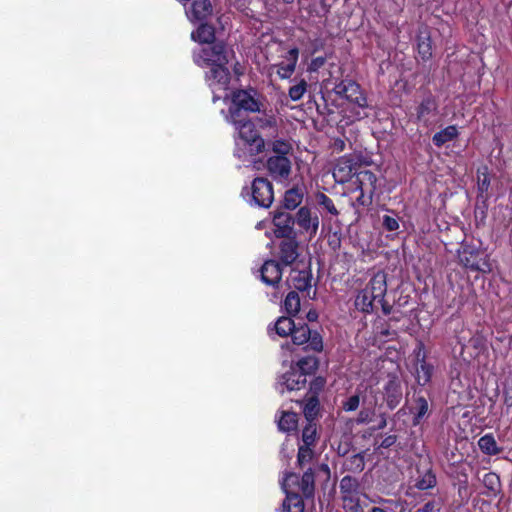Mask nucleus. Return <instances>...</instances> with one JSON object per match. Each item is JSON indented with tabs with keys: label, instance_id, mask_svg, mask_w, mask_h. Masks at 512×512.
Returning <instances> with one entry per match:
<instances>
[{
	"label": "nucleus",
	"instance_id": "13d9d810",
	"mask_svg": "<svg viewBox=\"0 0 512 512\" xmlns=\"http://www.w3.org/2000/svg\"><path fill=\"white\" fill-rule=\"evenodd\" d=\"M325 63V59L323 57H317L312 60L310 64L311 70H317L319 67H321Z\"/></svg>",
	"mask_w": 512,
	"mask_h": 512
},
{
	"label": "nucleus",
	"instance_id": "1a4fd4ad",
	"mask_svg": "<svg viewBox=\"0 0 512 512\" xmlns=\"http://www.w3.org/2000/svg\"><path fill=\"white\" fill-rule=\"evenodd\" d=\"M232 107L230 113L232 118L239 117L241 110L247 112H257L260 110L259 103L251 92L246 90H238L233 93Z\"/></svg>",
	"mask_w": 512,
	"mask_h": 512
},
{
	"label": "nucleus",
	"instance_id": "f3484780",
	"mask_svg": "<svg viewBox=\"0 0 512 512\" xmlns=\"http://www.w3.org/2000/svg\"><path fill=\"white\" fill-rule=\"evenodd\" d=\"M294 221L304 231L309 233L311 236H315L319 228V218L317 215H312L311 210L308 207H301L297 213Z\"/></svg>",
	"mask_w": 512,
	"mask_h": 512
},
{
	"label": "nucleus",
	"instance_id": "864d4df0",
	"mask_svg": "<svg viewBox=\"0 0 512 512\" xmlns=\"http://www.w3.org/2000/svg\"><path fill=\"white\" fill-rule=\"evenodd\" d=\"M503 403L506 407H512V387H503Z\"/></svg>",
	"mask_w": 512,
	"mask_h": 512
},
{
	"label": "nucleus",
	"instance_id": "72a5a7b5",
	"mask_svg": "<svg viewBox=\"0 0 512 512\" xmlns=\"http://www.w3.org/2000/svg\"><path fill=\"white\" fill-rule=\"evenodd\" d=\"M298 415L293 412H282V416L278 421V427L281 431L290 432L297 426Z\"/></svg>",
	"mask_w": 512,
	"mask_h": 512
},
{
	"label": "nucleus",
	"instance_id": "412c9836",
	"mask_svg": "<svg viewBox=\"0 0 512 512\" xmlns=\"http://www.w3.org/2000/svg\"><path fill=\"white\" fill-rule=\"evenodd\" d=\"M356 190L366 191L370 196L376 192L377 177L370 170H360L356 173Z\"/></svg>",
	"mask_w": 512,
	"mask_h": 512
},
{
	"label": "nucleus",
	"instance_id": "603ef678",
	"mask_svg": "<svg viewBox=\"0 0 512 512\" xmlns=\"http://www.w3.org/2000/svg\"><path fill=\"white\" fill-rule=\"evenodd\" d=\"M374 413L373 409L363 408L357 416L356 422L358 424L368 423L371 420V416Z\"/></svg>",
	"mask_w": 512,
	"mask_h": 512
},
{
	"label": "nucleus",
	"instance_id": "f8f14e48",
	"mask_svg": "<svg viewBox=\"0 0 512 512\" xmlns=\"http://www.w3.org/2000/svg\"><path fill=\"white\" fill-rule=\"evenodd\" d=\"M335 92L361 108L367 107L368 105L367 99L363 95L360 86L354 81H342L336 85Z\"/></svg>",
	"mask_w": 512,
	"mask_h": 512
},
{
	"label": "nucleus",
	"instance_id": "cd10ccee",
	"mask_svg": "<svg viewBox=\"0 0 512 512\" xmlns=\"http://www.w3.org/2000/svg\"><path fill=\"white\" fill-rule=\"evenodd\" d=\"M303 200V192L299 188H291L285 192L283 205L284 208L294 210L297 208Z\"/></svg>",
	"mask_w": 512,
	"mask_h": 512
},
{
	"label": "nucleus",
	"instance_id": "a19ab883",
	"mask_svg": "<svg viewBox=\"0 0 512 512\" xmlns=\"http://www.w3.org/2000/svg\"><path fill=\"white\" fill-rule=\"evenodd\" d=\"M293 285L299 291L308 290L311 287V280L308 272L299 271L298 274L293 277Z\"/></svg>",
	"mask_w": 512,
	"mask_h": 512
},
{
	"label": "nucleus",
	"instance_id": "7ed1b4c3",
	"mask_svg": "<svg viewBox=\"0 0 512 512\" xmlns=\"http://www.w3.org/2000/svg\"><path fill=\"white\" fill-rule=\"evenodd\" d=\"M233 122L239 133V138L244 147H246L250 154L256 155L261 153L265 148V141L258 134L251 121L237 120L233 118Z\"/></svg>",
	"mask_w": 512,
	"mask_h": 512
},
{
	"label": "nucleus",
	"instance_id": "b1692460",
	"mask_svg": "<svg viewBox=\"0 0 512 512\" xmlns=\"http://www.w3.org/2000/svg\"><path fill=\"white\" fill-rule=\"evenodd\" d=\"M384 390L387 405L391 409L395 408L399 404L400 399L402 397V390L399 382L396 381L395 379L389 380L386 383Z\"/></svg>",
	"mask_w": 512,
	"mask_h": 512
},
{
	"label": "nucleus",
	"instance_id": "423d86ee",
	"mask_svg": "<svg viewBox=\"0 0 512 512\" xmlns=\"http://www.w3.org/2000/svg\"><path fill=\"white\" fill-rule=\"evenodd\" d=\"M226 64H218L211 66L206 73V81L213 92V101L221 99L222 95H217V91H222L226 95L230 82V72L225 67Z\"/></svg>",
	"mask_w": 512,
	"mask_h": 512
},
{
	"label": "nucleus",
	"instance_id": "e2e57ef3",
	"mask_svg": "<svg viewBox=\"0 0 512 512\" xmlns=\"http://www.w3.org/2000/svg\"><path fill=\"white\" fill-rule=\"evenodd\" d=\"M283 1H284L285 3L290 4V3H292L294 0H283Z\"/></svg>",
	"mask_w": 512,
	"mask_h": 512
},
{
	"label": "nucleus",
	"instance_id": "f03ea898",
	"mask_svg": "<svg viewBox=\"0 0 512 512\" xmlns=\"http://www.w3.org/2000/svg\"><path fill=\"white\" fill-rule=\"evenodd\" d=\"M242 195L248 197L251 205L269 208L274 200L273 186L266 178L258 177L252 181L250 188H244Z\"/></svg>",
	"mask_w": 512,
	"mask_h": 512
},
{
	"label": "nucleus",
	"instance_id": "aec40b11",
	"mask_svg": "<svg viewBox=\"0 0 512 512\" xmlns=\"http://www.w3.org/2000/svg\"><path fill=\"white\" fill-rule=\"evenodd\" d=\"M417 365H416V381L419 385H426L432 377L433 366L425 361V355L422 354V345L419 346V350L416 353Z\"/></svg>",
	"mask_w": 512,
	"mask_h": 512
},
{
	"label": "nucleus",
	"instance_id": "37998d69",
	"mask_svg": "<svg viewBox=\"0 0 512 512\" xmlns=\"http://www.w3.org/2000/svg\"><path fill=\"white\" fill-rule=\"evenodd\" d=\"M318 204L323 207L328 213L333 216H337L339 211L335 207L332 199L324 193H319L316 196Z\"/></svg>",
	"mask_w": 512,
	"mask_h": 512
},
{
	"label": "nucleus",
	"instance_id": "4be33fe9",
	"mask_svg": "<svg viewBox=\"0 0 512 512\" xmlns=\"http://www.w3.org/2000/svg\"><path fill=\"white\" fill-rule=\"evenodd\" d=\"M187 14L192 20H205L213 14V5L210 0H195Z\"/></svg>",
	"mask_w": 512,
	"mask_h": 512
},
{
	"label": "nucleus",
	"instance_id": "c756f323",
	"mask_svg": "<svg viewBox=\"0 0 512 512\" xmlns=\"http://www.w3.org/2000/svg\"><path fill=\"white\" fill-rule=\"evenodd\" d=\"M429 411L428 401L423 396H418L415 400V406L412 409L414 414L413 424H420L421 420L427 416Z\"/></svg>",
	"mask_w": 512,
	"mask_h": 512
},
{
	"label": "nucleus",
	"instance_id": "4d7b16f0",
	"mask_svg": "<svg viewBox=\"0 0 512 512\" xmlns=\"http://www.w3.org/2000/svg\"><path fill=\"white\" fill-rule=\"evenodd\" d=\"M396 441H397L396 435H388L382 440L380 447L389 448L392 445H394L396 443Z\"/></svg>",
	"mask_w": 512,
	"mask_h": 512
},
{
	"label": "nucleus",
	"instance_id": "a878e982",
	"mask_svg": "<svg viewBox=\"0 0 512 512\" xmlns=\"http://www.w3.org/2000/svg\"><path fill=\"white\" fill-rule=\"evenodd\" d=\"M191 38L200 43H213L215 39L214 27L209 24H201L196 31L192 32Z\"/></svg>",
	"mask_w": 512,
	"mask_h": 512
},
{
	"label": "nucleus",
	"instance_id": "bb28decb",
	"mask_svg": "<svg viewBox=\"0 0 512 512\" xmlns=\"http://www.w3.org/2000/svg\"><path fill=\"white\" fill-rule=\"evenodd\" d=\"M458 136L457 127L454 125L447 126L441 131L434 134L432 141L435 146L442 147L445 143L452 141Z\"/></svg>",
	"mask_w": 512,
	"mask_h": 512
},
{
	"label": "nucleus",
	"instance_id": "f257e3e1",
	"mask_svg": "<svg viewBox=\"0 0 512 512\" xmlns=\"http://www.w3.org/2000/svg\"><path fill=\"white\" fill-rule=\"evenodd\" d=\"M387 291L386 275L376 273L356 296L355 307L365 313L373 311L374 302H383Z\"/></svg>",
	"mask_w": 512,
	"mask_h": 512
},
{
	"label": "nucleus",
	"instance_id": "680f3d73",
	"mask_svg": "<svg viewBox=\"0 0 512 512\" xmlns=\"http://www.w3.org/2000/svg\"><path fill=\"white\" fill-rule=\"evenodd\" d=\"M382 304V311L385 315H388L390 314L391 312V306H389L388 304H386L384 301L383 302H380Z\"/></svg>",
	"mask_w": 512,
	"mask_h": 512
},
{
	"label": "nucleus",
	"instance_id": "39448f33",
	"mask_svg": "<svg viewBox=\"0 0 512 512\" xmlns=\"http://www.w3.org/2000/svg\"><path fill=\"white\" fill-rule=\"evenodd\" d=\"M343 507L350 512H360L359 482L351 476H344L339 484Z\"/></svg>",
	"mask_w": 512,
	"mask_h": 512
},
{
	"label": "nucleus",
	"instance_id": "ea45409f",
	"mask_svg": "<svg viewBox=\"0 0 512 512\" xmlns=\"http://www.w3.org/2000/svg\"><path fill=\"white\" fill-rule=\"evenodd\" d=\"M483 484L491 494H496L500 488L499 476L494 472H488L483 476Z\"/></svg>",
	"mask_w": 512,
	"mask_h": 512
},
{
	"label": "nucleus",
	"instance_id": "052dcab7",
	"mask_svg": "<svg viewBox=\"0 0 512 512\" xmlns=\"http://www.w3.org/2000/svg\"><path fill=\"white\" fill-rule=\"evenodd\" d=\"M317 317H318V315H317V312H316V311L311 310V311H309V312L307 313V319H308L309 321H311V322H312V321H315V320L317 319Z\"/></svg>",
	"mask_w": 512,
	"mask_h": 512
},
{
	"label": "nucleus",
	"instance_id": "5fc2aeb1",
	"mask_svg": "<svg viewBox=\"0 0 512 512\" xmlns=\"http://www.w3.org/2000/svg\"><path fill=\"white\" fill-rule=\"evenodd\" d=\"M299 57V50L298 48H292L288 51L287 55L285 56L286 60L288 61L287 64H292L296 66L297 61Z\"/></svg>",
	"mask_w": 512,
	"mask_h": 512
},
{
	"label": "nucleus",
	"instance_id": "4c0bfd02",
	"mask_svg": "<svg viewBox=\"0 0 512 512\" xmlns=\"http://www.w3.org/2000/svg\"><path fill=\"white\" fill-rule=\"evenodd\" d=\"M319 411V401L316 397H311L304 405L303 413L307 422H314Z\"/></svg>",
	"mask_w": 512,
	"mask_h": 512
},
{
	"label": "nucleus",
	"instance_id": "c9c22d12",
	"mask_svg": "<svg viewBox=\"0 0 512 512\" xmlns=\"http://www.w3.org/2000/svg\"><path fill=\"white\" fill-rule=\"evenodd\" d=\"M477 183L480 196L485 197L484 194L488 192L490 187V177L487 166H483L477 170Z\"/></svg>",
	"mask_w": 512,
	"mask_h": 512
},
{
	"label": "nucleus",
	"instance_id": "ddd939ff",
	"mask_svg": "<svg viewBox=\"0 0 512 512\" xmlns=\"http://www.w3.org/2000/svg\"><path fill=\"white\" fill-rule=\"evenodd\" d=\"M278 244V253L277 256L282 265L290 266L292 265L299 257V242L295 237H283Z\"/></svg>",
	"mask_w": 512,
	"mask_h": 512
},
{
	"label": "nucleus",
	"instance_id": "9d476101",
	"mask_svg": "<svg viewBox=\"0 0 512 512\" xmlns=\"http://www.w3.org/2000/svg\"><path fill=\"white\" fill-rule=\"evenodd\" d=\"M438 103L432 96H426L416 108V119L422 125L429 127L437 122Z\"/></svg>",
	"mask_w": 512,
	"mask_h": 512
},
{
	"label": "nucleus",
	"instance_id": "de8ad7c7",
	"mask_svg": "<svg viewBox=\"0 0 512 512\" xmlns=\"http://www.w3.org/2000/svg\"><path fill=\"white\" fill-rule=\"evenodd\" d=\"M360 404V397L358 394L350 396L348 399L343 401L342 408L346 412L355 411Z\"/></svg>",
	"mask_w": 512,
	"mask_h": 512
},
{
	"label": "nucleus",
	"instance_id": "09e8293b",
	"mask_svg": "<svg viewBox=\"0 0 512 512\" xmlns=\"http://www.w3.org/2000/svg\"><path fill=\"white\" fill-rule=\"evenodd\" d=\"M296 66L292 64L281 63L278 65L277 74L282 79L289 78L295 71Z\"/></svg>",
	"mask_w": 512,
	"mask_h": 512
},
{
	"label": "nucleus",
	"instance_id": "49530a36",
	"mask_svg": "<svg viewBox=\"0 0 512 512\" xmlns=\"http://www.w3.org/2000/svg\"><path fill=\"white\" fill-rule=\"evenodd\" d=\"M436 485V477L432 473H426L416 483V487L420 490H426Z\"/></svg>",
	"mask_w": 512,
	"mask_h": 512
},
{
	"label": "nucleus",
	"instance_id": "7c9ffc66",
	"mask_svg": "<svg viewBox=\"0 0 512 512\" xmlns=\"http://www.w3.org/2000/svg\"><path fill=\"white\" fill-rule=\"evenodd\" d=\"M299 486H300V491L306 498L313 496L315 486H314V473H313L312 469L309 468L307 471L304 472Z\"/></svg>",
	"mask_w": 512,
	"mask_h": 512
},
{
	"label": "nucleus",
	"instance_id": "58836bf2",
	"mask_svg": "<svg viewBox=\"0 0 512 512\" xmlns=\"http://www.w3.org/2000/svg\"><path fill=\"white\" fill-rule=\"evenodd\" d=\"M317 428L315 422H307L302 431V445L313 446L316 442Z\"/></svg>",
	"mask_w": 512,
	"mask_h": 512
},
{
	"label": "nucleus",
	"instance_id": "c03bdc74",
	"mask_svg": "<svg viewBox=\"0 0 512 512\" xmlns=\"http://www.w3.org/2000/svg\"><path fill=\"white\" fill-rule=\"evenodd\" d=\"M312 446L301 445L298 450L297 462L299 466H304L309 463L313 458Z\"/></svg>",
	"mask_w": 512,
	"mask_h": 512
},
{
	"label": "nucleus",
	"instance_id": "6e6552de",
	"mask_svg": "<svg viewBox=\"0 0 512 512\" xmlns=\"http://www.w3.org/2000/svg\"><path fill=\"white\" fill-rule=\"evenodd\" d=\"M291 337L294 345L307 344L305 349L315 352H320L323 349L322 337L318 332L311 331L307 324H303L299 327L295 326Z\"/></svg>",
	"mask_w": 512,
	"mask_h": 512
},
{
	"label": "nucleus",
	"instance_id": "3c124183",
	"mask_svg": "<svg viewBox=\"0 0 512 512\" xmlns=\"http://www.w3.org/2000/svg\"><path fill=\"white\" fill-rule=\"evenodd\" d=\"M441 503H437L435 500L426 502L423 506L417 509L416 512H440Z\"/></svg>",
	"mask_w": 512,
	"mask_h": 512
},
{
	"label": "nucleus",
	"instance_id": "6e6d98bb",
	"mask_svg": "<svg viewBox=\"0 0 512 512\" xmlns=\"http://www.w3.org/2000/svg\"><path fill=\"white\" fill-rule=\"evenodd\" d=\"M359 191H360V195L356 199L357 203L362 206L371 204L373 196H370V194H368L366 191H363V190H359Z\"/></svg>",
	"mask_w": 512,
	"mask_h": 512
},
{
	"label": "nucleus",
	"instance_id": "c85d7f7f",
	"mask_svg": "<svg viewBox=\"0 0 512 512\" xmlns=\"http://www.w3.org/2000/svg\"><path fill=\"white\" fill-rule=\"evenodd\" d=\"M480 450L487 455L494 456L500 453V448L492 434H485L478 440Z\"/></svg>",
	"mask_w": 512,
	"mask_h": 512
},
{
	"label": "nucleus",
	"instance_id": "8fccbe9b",
	"mask_svg": "<svg viewBox=\"0 0 512 512\" xmlns=\"http://www.w3.org/2000/svg\"><path fill=\"white\" fill-rule=\"evenodd\" d=\"M382 224L388 231H396L399 228L398 219L389 215L383 216Z\"/></svg>",
	"mask_w": 512,
	"mask_h": 512
},
{
	"label": "nucleus",
	"instance_id": "6ab92c4d",
	"mask_svg": "<svg viewBox=\"0 0 512 512\" xmlns=\"http://www.w3.org/2000/svg\"><path fill=\"white\" fill-rule=\"evenodd\" d=\"M260 274L261 280L266 285L275 287L282 278L281 264L276 260H267L263 263Z\"/></svg>",
	"mask_w": 512,
	"mask_h": 512
},
{
	"label": "nucleus",
	"instance_id": "bf43d9fd",
	"mask_svg": "<svg viewBox=\"0 0 512 512\" xmlns=\"http://www.w3.org/2000/svg\"><path fill=\"white\" fill-rule=\"evenodd\" d=\"M387 425V421H386V418H385V415H381V420L379 421L376 429H383L385 428Z\"/></svg>",
	"mask_w": 512,
	"mask_h": 512
},
{
	"label": "nucleus",
	"instance_id": "2f4dec72",
	"mask_svg": "<svg viewBox=\"0 0 512 512\" xmlns=\"http://www.w3.org/2000/svg\"><path fill=\"white\" fill-rule=\"evenodd\" d=\"M268 147L275 154L274 156H286L292 153V145L284 139H275L267 143Z\"/></svg>",
	"mask_w": 512,
	"mask_h": 512
},
{
	"label": "nucleus",
	"instance_id": "f704fd0d",
	"mask_svg": "<svg viewBox=\"0 0 512 512\" xmlns=\"http://www.w3.org/2000/svg\"><path fill=\"white\" fill-rule=\"evenodd\" d=\"M318 367V360L315 356H307L302 359H300L297 362V367H295L297 370L305 373V377L307 375H310L316 371Z\"/></svg>",
	"mask_w": 512,
	"mask_h": 512
},
{
	"label": "nucleus",
	"instance_id": "0eeeda50",
	"mask_svg": "<svg viewBox=\"0 0 512 512\" xmlns=\"http://www.w3.org/2000/svg\"><path fill=\"white\" fill-rule=\"evenodd\" d=\"M459 261L467 269L472 271L489 272L490 264L484 254L472 246H463L459 252Z\"/></svg>",
	"mask_w": 512,
	"mask_h": 512
},
{
	"label": "nucleus",
	"instance_id": "9b49d317",
	"mask_svg": "<svg viewBox=\"0 0 512 512\" xmlns=\"http://www.w3.org/2000/svg\"><path fill=\"white\" fill-rule=\"evenodd\" d=\"M307 379L305 373L291 368L289 371L284 373L278 380L277 389L280 393L287 391H296L305 387Z\"/></svg>",
	"mask_w": 512,
	"mask_h": 512
},
{
	"label": "nucleus",
	"instance_id": "dca6fc26",
	"mask_svg": "<svg viewBox=\"0 0 512 512\" xmlns=\"http://www.w3.org/2000/svg\"><path fill=\"white\" fill-rule=\"evenodd\" d=\"M297 475L294 473H290L286 476L282 483V488L286 493V498L283 501V511L284 512H304V503L302 498L294 492L288 491V482L297 480Z\"/></svg>",
	"mask_w": 512,
	"mask_h": 512
},
{
	"label": "nucleus",
	"instance_id": "20e7f679",
	"mask_svg": "<svg viewBox=\"0 0 512 512\" xmlns=\"http://www.w3.org/2000/svg\"><path fill=\"white\" fill-rule=\"evenodd\" d=\"M230 52L222 42L213 43V45L201 49L199 53L194 54V62L201 67L213 66L218 64H227L229 62Z\"/></svg>",
	"mask_w": 512,
	"mask_h": 512
},
{
	"label": "nucleus",
	"instance_id": "a18cd8bd",
	"mask_svg": "<svg viewBox=\"0 0 512 512\" xmlns=\"http://www.w3.org/2000/svg\"><path fill=\"white\" fill-rule=\"evenodd\" d=\"M307 83L305 80H301L298 84L290 87L289 89V97L293 101H298L302 98L306 91Z\"/></svg>",
	"mask_w": 512,
	"mask_h": 512
},
{
	"label": "nucleus",
	"instance_id": "5701e85b",
	"mask_svg": "<svg viewBox=\"0 0 512 512\" xmlns=\"http://www.w3.org/2000/svg\"><path fill=\"white\" fill-rule=\"evenodd\" d=\"M376 506L369 512H404V506L400 500L377 497L371 500Z\"/></svg>",
	"mask_w": 512,
	"mask_h": 512
},
{
	"label": "nucleus",
	"instance_id": "473e14b6",
	"mask_svg": "<svg viewBox=\"0 0 512 512\" xmlns=\"http://www.w3.org/2000/svg\"><path fill=\"white\" fill-rule=\"evenodd\" d=\"M295 323L290 317L282 316L275 322L274 329L280 337L291 335L294 330Z\"/></svg>",
	"mask_w": 512,
	"mask_h": 512
},
{
	"label": "nucleus",
	"instance_id": "0e129e2a",
	"mask_svg": "<svg viewBox=\"0 0 512 512\" xmlns=\"http://www.w3.org/2000/svg\"><path fill=\"white\" fill-rule=\"evenodd\" d=\"M289 347H290V345H289L288 343H287L286 345H282V348H283V349H284V348H289Z\"/></svg>",
	"mask_w": 512,
	"mask_h": 512
},
{
	"label": "nucleus",
	"instance_id": "2eb2a0df",
	"mask_svg": "<svg viewBox=\"0 0 512 512\" xmlns=\"http://www.w3.org/2000/svg\"><path fill=\"white\" fill-rule=\"evenodd\" d=\"M291 166V160L286 156H271L267 160L268 172L275 180L288 179Z\"/></svg>",
	"mask_w": 512,
	"mask_h": 512
},
{
	"label": "nucleus",
	"instance_id": "a211bd4d",
	"mask_svg": "<svg viewBox=\"0 0 512 512\" xmlns=\"http://www.w3.org/2000/svg\"><path fill=\"white\" fill-rule=\"evenodd\" d=\"M295 221L292 215L286 211H276L273 215L276 237H288L293 233Z\"/></svg>",
	"mask_w": 512,
	"mask_h": 512
},
{
	"label": "nucleus",
	"instance_id": "e433bc0d",
	"mask_svg": "<svg viewBox=\"0 0 512 512\" xmlns=\"http://www.w3.org/2000/svg\"><path fill=\"white\" fill-rule=\"evenodd\" d=\"M284 308L289 315H295L300 310V298L297 292L291 291L284 300Z\"/></svg>",
	"mask_w": 512,
	"mask_h": 512
},
{
	"label": "nucleus",
	"instance_id": "79ce46f5",
	"mask_svg": "<svg viewBox=\"0 0 512 512\" xmlns=\"http://www.w3.org/2000/svg\"><path fill=\"white\" fill-rule=\"evenodd\" d=\"M346 467L352 472H362L365 467V459L361 453L352 455L346 463Z\"/></svg>",
	"mask_w": 512,
	"mask_h": 512
},
{
	"label": "nucleus",
	"instance_id": "4468645a",
	"mask_svg": "<svg viewBox=\"0 0 512 512\" xmlns=\"http://www.w3.org/2000/svg\"><path fill=\"white\" fill-rule=\"evenodd\" d=\"M360 163V157L354 154L344 155L341 157L335 167L334 177L339 178L340 182H344L356 175L357 167Z\"/></svg>",
	"mask_w": 512,
	"mask_h": 512
},
{
	"label": "nucleus",
	"instance_id": "393cba45",
	"mask_svg": "<svg viewBox=\"0 0 512 512\" xmlns=\"http://www.w3.org/2000/svg\"><path fill=\"white\" fill-rule=\"evenodd\" d=\"M417 50L422 60L427 61L432 57L431 37L426 30H420L417 36Z\"/></svg>",
	"mask_w": 512,
	"mask_h": 512
}]
</instances>
